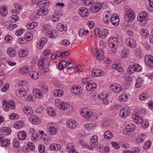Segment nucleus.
Masks as SVG:
<instances>
[{
	"label": "nucleus",
	"instance_id": "nucleus-36",
	"mask_svg": "<svg viewBox=\"0 0 153 153\" xmlns=\"http://www.w3.org/2000/svg\"><path fill=\"white\" fill-rule=\"evenodd\" d=\"M53 96L55 97H61L63 95V92L62 90L57 89L53 91Z\"/></svg>",
	"mask_w": 153,
	"mask_h": 153
},
{
	"label": "nucleus",
	"instance_id": "nucleus-13",
	"mask_svg": "<svg viewBox=\"0 0 153 153\" xmlns=\"http://www.w3.org/2000/svg\"><path fill=\"white\" fill-rule=\"evenodd\" d=\"M55 103L56 104L58 103V104H59L61 108L64 110H68L70 108V105L69 104L63 102H60L58 100H56L55 101Z\"/></svg>",
	"mask_w": 153,
	"mask_h": 153
},
{
	"label": "nucleus",
	"instance_id": "nucleus-9",
	"mask_svg": "<svg viewBox=\"0 0 153 153\" xmlns=\"http://www.w3.org/2000/svg\"><path fill=\"white\" fill-rule=\"evenodd\" d=\"M12 14L13 16L9 18V20L12 22H15L17 21H19V19H18V17L16 15L19 14V11L16 10H13L12 11Z\"/></svg>",
	"mask_w": 153,
	"mask_h": 153
},
{
	"label": "nucleus",
	"instance_id": "nucleus-52",
	"mask_svg": "<svg viewBox=\"0 0 153 153\" xmlns=\"http://www.w3.org/2000/svg\"><path fill=\"white\" fill-rule=\"evenodd\" d=\"M27 94V92L25 88H20V97H23Z\"/></svg>",
	"mask_w": 153,
	"mask_h": 153
},
{
	"label": "nucleus",
	"instance_id": "nucleus-21",
	"mask_svg": "<svg viewBox=\"0 0 153 153\" xmlns=\"http://www.w3.org/2000/svg\"><path fill=\"white\" fill-rule=\"evenodd\" d=\"M41 91L39 89L35 88L33 90V93L36 97L40 98L43 96V94Z\"/></svg>",
	"mask_w": 153,
	"mask_h": 153
},
{
	"label": "nucleus",
	"instance_id": "nucleus-4",
	"mask_svg": "<svg viewBox=\"0 0 153 153\" xmlns=\"http://www.w3.org/2000/svg\"><path fill=\"white\" fill-rule=\"evenodd\" d=\"M48 130L50 134L55 135L57 132L56 127L54 123H49L47 126Z\"/></svg>",
	"mask_w": 153,
	"mask_h": 153
},
{
	"label": "nucleus",
	"instance_id": "nucleus-25",
	"mask_svg": "<svg viewBox=\"0 0 153 153\" xmlns=\"http://www.w3.org/2000/svg\"><path fill=\"white\" fill-rule=\"evenodd\" d=\"M134 121L135 123L138 124H140L143 121V119L142 117L139 115H134L133 116Z\"/></svg>",
	"mask_w": 153,
	"mask_h": 153
},
{
	"label": "nucleus",
	"instance_id": "nucleus-42",
	"mask_svg": "<svg viewBox=\"0 0 153 153\" xmlns=\"http://www.w3.org/2000/svg\"><path fill=\"white\" fill-rule=\"evenodd\" d=\"M128 50L126 48H124L122 52L121 56L122 58H126L128 56Z\"/></svg>",
	"mask_w": 153,
	"mask_h": 153
},
{
	"label": "nucleus",
	"instance_id": "nucleus-22",
	"mask_svg": "<svg viewBox=\"0 0 153 153\" xmlns=\"http://www.w3.org/2000/svg\"><path fill=\"white\" fill-rule=\"evenodd\" d=\"M104 74V72L102 70L98 69L94 70L92 72V75L94 76H102Z\"/></svg>",
	"mask_w": 153,
	"mask_h": 153
},
{
	"label": "nucleus",
	"instance_id": "nucleus-58",
	"mask_svg": "<svg viewBox=\"0 0 153 153\" xmlns=\"http://www.w3.org/2000/svg\"><path fill=\"white\" fill-rule=\"evenodd\" d=\"M28 71V69L27 68L26 66H25L21 68L20 70V72L21 74H24L27 73Z\"/></svg>",
	"mask_w": 153,
	"mask_h": 153
},
{
	"label": "nucleus",
	"instance_id": "nucleus-33",
	"mask_svg": "<svg viewBox=\"0 0 153 153\" xmlns=\"http://www.w3.org/2000/svg\"><path fill=\"white\" fill-rule=\"evenodd\" d=\"M66 149L68 152L69 153H72L76 150L74 148L73 145L71 143H68L66 146Z\"/></svg>",
	"mask_w": 153,
	"mask_h": 153
},
{
	"label": "nucleus",
	"instance_id": "nucleus-27",
	"mask_svg": "<svg viewBox=\"0 0 153 153\" xmlns=\"http://www.w3.org/2000/svg\"><path fill=\"white\" fill-rule=\"evenodd\" d=\"M104 136L105 139L109 140L113 138V134L110 131H106L104 134Z\"/></svg>",
	"mask_w": 153,
	"mask_h": 153
},
{
	"label": "nucleus",
	"instance_id": "nucleus-23",
	"mask_svg": "<svg viewBox=\"0 0 153 153\" xmlns=\"http://www.w3.org/2000/svg\"><path fill=\"white\" fill-rule=\"evenodd\" d=\"M47 41V39L45 37L42 38L38 42L37 45V47L39 49L42 48L44 44Z\"/></svg>",
	"mask_w": 153,
	"mask_h": 153
},
{
	"label": "nucleus",
	"instance_id": "nucleus-34",
	"mask_svg": "<svg viewBox=\"0 0 153 153\" xmlns=\"http://www.w3.org/2000/svg\"><path fill=\"white\" fill-rule=\"evenodd\" d=\"M0 13L2 17L6 16L7 13V11L5 6H2L0 8Z\"/></svg>",
	"mask_w": 153,
	"mask_h": 153
},
{
	"label": "nucleus",
	"instance_id": "nucleus-43",
	"mask_svg": "<svg viewBox=\"0 0 153 153\" xmlns=\"http://www.w3.org/2000/svg\"><path fill=\"white\" fill-rule=\"evenodd\" d=\"M28 54V51L27 49H23L20 50V57H26Z\"/></svg>",
	"mask_w": 153,
	"mask_h": 153
},
{
	"label": "nucleus",
	"instance_id": "nucleus-32",
	"mask_svg": "<svg viewBox=\"0 0 153 153\" xmlns=\"http://www.w3.org/2000/svg\"><path fill=\"white\" fill-rule=\"evenodd\" d=\"M24 112L26 114L30 115L33 113V110L32 108L28 106L25 107L23 109Z\"/></svg>",
	"mask_w": 153,
	"mask_h": 153
},
{
	"label": "nucleus",
	"instance_id": "nucleus-35",
	"mask_svg": "<svg viewBox=\"0 0 153 153\" xmlns=\"http://www.w3.org/2000/svg\"><path fill=\"white\" fill-rule=\"evenodd\" d=\"M136 126L135 125L133 124H130L126 126V130L129 132L133 131L135 129Z\"/></svg>",
	"mask_w": 153,
	"mask_h": 153
},
{
	"label": "nucleus",
	"instance_id": "nucleus-20",
	"mask_svg": "<svg viewBox=\"0 0 153 153\" xmlns=\"http://www.w3.org/2000/svg\"><path fill=\"white\" fill-rule=\"evenodd\" d=\"M97 87V85L95 83H89L86 86V90L89 91H92L95 90Z\"/></svg>",
	"mask_w": 153,
	"mask_h": 153
},
{
	"label": "nucleus",
	"instance_id": "nucleus-51",
	"mask_svg": "<svg viewBox=\"0 0 153 153\" xmlns=\"http://www.w3.org/2000/svg\"><path fill=\"white\" fill-rule=\"evenodd\" d=\"M151 145L152 142L149 140H148L144 145L143 146V148L146 150H147L150 147Z\"/></svg>",
	"mask_w": 153,
	"mask_h": 153
},
{
	"label": "nucleus",
	"instance_id": "nucleus-5",
	"mask_svg": "<svg viewBox=\"0 0 153 153\" xmlns=\"http://www.w3.org/2000/svg\"><path fill=\"white\" fill-rule=\"evenodd\" d=\"M81 114L84 117L88 118L91 116L92 113L90 109L87 108H84L82 109Z\"/></svg>",
	"mask_w": 153,
	"mask_h": 153
},
{
	"label": "nucleus",
	"instance_id": "nucleus-57",
	"mask_svg": "<svg viewBox=\"0 0 153 153\" xmlns=\"http://www.w3.org/2000/svg\"><path fill=\"white\" fill-rule=\"evenodd\" d=\"M38 150L40 153H44L45 151V146L43 145H40L39 146Z\"/></svg>",
	"mask_w": 153,
	"mask_h": 153
},
{
	"label": "nucleus",
	"instance_id": "nucleus-19",
	"mask_svg": "<svg viewBox=\"0 0 153 153\" xmlns=\"http://www.w3.org/2000/svg\"><path fill=\"white\" fill-rule=\"evenodd\" d=\"M71 92L76 95H79L82 92V90L78 87L76 86H72L71 88Z\"/></svg>",
	"mask_w": 153,
	"mask_h": 153
},
{
	"label": "nucleus",
	"instance_id": "nucleus-1",
	"mask_svg": "<svg viewBox=\"0 0 153 153\" xmlns=\"http://www.w3.org/2000/svg\"><path fill=\"white\" fill-rule=\"evenodd\" d=\"M2 105L3 108L7 111H8L9 108L13 110L15 108V104L12 100L10 101L4 100L2 102Z\"/></svg>",
	"mask_w": 153,
	"mask_h": 153
},
{
	"label": "nucleus",
	"instance_id": "nucleus-17",
	"mask_svg": "<svg viewBox=\"0 0 153 153\" xmlns=\"http://www.w3.org/2000/svg\"><path fill=\"white\" fill-rule=\"evenodd\" d=\"M48 13V9L46 8H41L38 10L36 12L37 14L40 16H45Z\"/></svg>",
	"mask_w": 153,
	"mask_h": 153
},
{
	"label": "nucleus",
	"instance_id": "nucleus-15",
	"mask_svg": "<svg viewBox=\"0 0 153 153\" xmlns=\"http://www.w3.org/2000/svg\"><path fill=\"white\" fill-rule=\"evenodd\" d=\"M111 22L114 26H117L119 24V19L118 16L116 14H114L112 16L111 19Z\"/></svg>",
	"mask_w": 153,
	"mask_h": 153
},
{
	"label": "nucleus",
	"instance_id": "nucleus-62",
	"mask_svg": "<svg viewBox=\"0 0 153 153\" xmlns=\"http://www.w3.org/2000/svg\"><path fill=\"white\" fill-rule=\"evenodd\" d=\"M135 65L134 69H135V71L137 72H140L142 70V68L141 66L140 65L137 64H134Z\"/></svg>",
	"mask_w": 153,
	"mask_h": 153
},
{
	"label": "nucleus",
	"instance_id": "nucleus-12",
	"mask_svg": "<svg viewBox=\"0 0 153 153\" xmlns=\"http://www.w3.org/2000/svg\"><path fill=\"white\" fill-rule=\"evenodd\" d=\"M147 17V13L144 11L140 13L137 17V20L140 22H143L145 21Z\"/></svg>",
	"mask_w": 153,
	"mask_h": 153
},
{
	"label": "nucleus",
	"instance_id": "nucleus-47",
	"mask_svg": "<svg viewBox=\"0 0 153 153\" xmlns=\"http://www.w3.org/2000/svg\"><path fill=\"white\" fill-rule=\"evenodd\" d=\"M27 134L24 131H20V140H23L26 138Z\"/></svg>",
	"mask_w": 153,
	"mask_h": 153
},
{
	"label": "nucleus",
	"instance_id": "nucleus-28",
	"mask_svg": "<svg viewBox=\"0 0 153 153\" xmlns=\"http://www.w3.org/2000/svg\"><path fill=\"white\" fill-rule=\"evenodd\" d=\"M76 123L75 120H68L67 125L70 128H74L76 126Z\"/></svg>",
	"mask_w": 153,
	"mask_h": 153
},
{
	"label": "nucleus",
	"instance_id": "nucleus-50",
	"mask_svg": "<svg viewBox=\"0 0 153 153\" xmlns=\"http://www.w3.org/2000/svg\"><path fill=\"white\" fill-rule=\"evenodd\" d=\"M94 33L96 36L100 37L102 36V32L100 29L97 28L94 30Z\"/></svg>",
	"mask_w": 153,
	"mask_h": 153
},
{
	"label": "nucleus",
	"instance_id": "nucleus-39",
	"mask_svg": "<svg viewBox=\"0 0 153 153\" xmlns=\"http://www.w3.org/2000/svg\"><path fill=\"white\" fill-rule=\"evenodd\" d=\"M141 35L145 38H148L149 36L148 31L146 29H142L140 30Z\"/></svg>",
	"mask_w": 153,
	"mask_h": 153
},
{
	"label": "nucleus",
	"instance_id": "nucleus-3",
	"mask_svg": "<svg viewBox=\"0 0 153 153\" xmlns=\"http://www.w3.org/2000/svg\"><path fill=\"white\" fill-rule=\"evenodd\" d=\"M144 60L146 64L150 68H153V56L146 55L144 58Z\"/></svg>",
	"mask_w": 153,
	"mask_h": 153
},
{
	"label": "nucleus",
	"instance_id": "nucleus-30",
	"mask_svg": "<svg viewBox=\"0 0 153 153\" xmlns=\"http://www.w3.org/2000/svg\"><path fill=\"white\" fill-rule=\"evenodd\" d=\"M7 53L9 56L10 57H13L16 55V51L15 49L9 48L7 50Z\"/></svg>",
	"mask_w": 153,
	"mask_h": 153
},
{
	"label": "nucleus",
	"instance_id": "nucleus-14",
	"mask_svg": "<svg viewBox=\"0 0 153 153\" xmlns=\"http://www.w3.org/2000/svg\"><path fill=\"white\" fill-rule=\"evenodd\" d=\"M29 120L31 121L32 123L34 124H39L41 123L40 119L35 115L31 116L29 118Z\"/></svg>",
	"mask_w": 153,
	"mask_h": 153
},
{
	"label": "nucleus",
	"instance_id": "nucleus-6",
	"mask_svg": "<svg viewBox=\"0 0 153 153\" xmlns=\"http://www.w3.org/2000/svg\"><path fill=\"white\" fill-rule=\"evenodd\" d=\"M78 12L79 15L83 18H85L88 15V10L85 7H81L79 10Z\"/></svg>",
	"mask_w": 153,
	"mask_h": 153
},
{
	"label": "nucleus",
	"instance_id": "nucleus-56",
	"mask_svg": "<svg viewBox=\"0 0 153 153\" xmlns=\"http://www.w3.org/2000/svg\"><path fill=\"white\" fill-rule=\"evenodd\" d=\"M4 39L5 42L7 43H10L12 42V37L10 35H8L5 36Z\"/></svg>",
	"mask_w": 153,
	"mask_h": 153
},
{
	"label": "nucleus",
	"instance_id": "nucleus-48",
	"mask_svg": "<svg viewBox=\"0 0 153 153\" xmlns=\"http://www.w3.org/2000/svg\"><path fill=\"white\" fill-rule=\"evenodd\" d=\"M128 96L125 94H123L118 97V100L120 102L125 101L128 98Z\"/></svg>",
	"mask_w": 153,
	"mask_h": 153
},
{
	"label": "nucleus",
	"instance_id": "nucleus-63",
	"mask_svg": "<svg viewBox=\"0 0 153 153\" xmlns=\"http://www.w3.org/2000/svg\"><path fill=\"white\" fill-rule=\"evenodd\" d=\"M108 95L106 93H102L100 94L98 96L100 99H101L102 100L103 99H104L106 97H107Z\"/></svg>",
	"mask_w": 153,
	"mask_h": 153
},
{
	"label": "nucleus",
	"instance_id": "nucleus-26",
	"mask_svg": "<svg viewBox=\"0 0 153 153\" xmlns=\"http://www.w3.org/2000/svg\"><path fill=\"white\" fill-rule=\"evenodd\" d=\"M129 112L126 108H123L120 111L119 114L121 117L125 118L129 115Z\"/></svg>",
	"mask_w": 153,
	"mask_h": 153
},
{
	"label": "nucleus",
	"instance_id": "nucleus-55",
	"mask_svg": "<svg viewBox=\"0 0 153 153\" xmlns=\"http://www.w3.org/2000/svg\"><path fill=\"white\" fill-rule=\"evenodd\" d=\"M94 3L93 0H85L84 2H82L83 5L85 6H90Z\"/></svg>",
	"mask_w": 153,
	"mask_h": 153
},
{
	"label": "nucleus",
	"instance_id": "nucleus-16",
	"mask_svg": "<svg viewBox=\"0 0 153 153\" xmlns=\"http://www.w3.org/2000/svg\"><path fill=\"white\" fill-rule=\"evenodd\" d=\"M58 35V32L54 30L48 31L47 33V35L50 38H55Z\"/></svg>",
	"mask_w": 153,
	"mask_h": 153
},
{
	"label": "nucleus",
	"instance_id": "nucleus-37",
	"mask_svg": "<svg viewBox=\"0 0 153 153\" xmlns=\"http://www.w3.org/2000/svg\"><path fill=\"white\" fill-rule=\"evenodd\" d=\"M29 75L31 78L34 79H37L39 76V74L36 71L30 72L29 74Z\"/></svg>",
	"mask_w": 153,
	"mask_h": 153
},
{
	"label": "nucleus",
	"instance_id": "nucleus-31",
	"mask_svg": "<svg viewBox=\"0 0 153 153\" xmlns=\"http://www.w3.org/2000/svg\"><path fill=\"white\" fill-rule=\"evenodd\" d=\"M11 131V129L9 128L3 127L1 129V132L2 134L7 135L10 134Z\"/></svg>",
	"mask_w": 153,
	"mask_h": 153
},
{
	"label": "nucleus",
	"instance_id": "nucleus-41",
	"mask_svg": "<svg viewBox=\"0 0 153 153\" xmlns=\"http://www.w3.org/2000/svg\"><path fill=\"white\" fill-rule=\"evenodd\" d=\"M38 23L36 22H32L31 24H27L26 25V26L29 29H32L36 27L38 25Z\"/></svg>",
	"mask_w": 153,
	"mask_h": 153
},
{
	"label": "nucleus",
	"instance_id": "nucleus-53",
	"mask_svg": "<svg viewBox=\"0 0 153 153\" xmlns=\"http://www.w3.org/2000/svg\"><path fill=\"white\" fill-rule=\"evenodd\" d=\"M10 144V141L8 139H6L3 140L1 143V144L3 146H8Z\"/></svg>",
	"mask_w": 153,
	"mask_h": 153
},
{
	"label": "nucleus",
	"instance_id": "nucleus-59",
	"mask_svg": "<svg viewBox=\"0 0 153 153\" xmlns=\"http://www.w3.org/2000/svg\"><path fill=\"white\" fill-rule=\"evenodd\" d=\"M38 65L39 66L43 67L45 65V60L44 58H41L38 63Z\"/></svg>",
	"mask_w": 153,
	"mask_h": 153
},
{
	"label": "nucleus",
	"instance_id": "nucleus-44",
	"mask_svg": "<svg viewBox=\"0 0 153 153\" xmlns=\"http://www.w3.org/2000/svg\"><path fill=\"white\" fill-rule=\"evenodd\" d=\"M67 62L66 61L63 60L61 61L58 64V67L60 70L63 69L64 67L66 66Z\"/></svg>",
	"mask_w": 153,
	"mask_h": 153
},
{
	"label": "nucleus",
	"instance_id": "nucleus-40",
	"mask_svg": "<svg viewBox=\"0 0 153 153\" xmlns=\"http://www.w3.org/2000/svg\"><path fill=\"white\" fill-rule=\"evenodd\" d=\"M145 139V135L142 133H140L138 135V137L137 138L136 141L137 143H141L143 142Z\"/></svg>",
	"mask_w": 153,
	"mask_h": 153
},
{
	"label": "nucleus",
	"instance_id": "nucleus-7",
	"mask_svg": "<svg viewBox=\"0 0 153 153\" xmlns=\"http://www.w3.org/2000/svg\"><path fill=\"white\" fill-rule=\"evenodd\" d=\"M125 18L126 21L130 22H132L134 18L133 12L128 11L126 12L125 16Z\"/></svg>",
	"mask_w": 153,
	"mask_h": 153
},
{
	"label": "nucleus",
	"instance_id": "nucleus-29",
	"mask_svg": "<svg viewBox=\"0 0 153 153\" xmlns=\"http://www.w3.org/2000/svg\"><path fill=\"white\" fill-rule=\"evenodd\" d=\"M104 52L103 51L100 49L99 50L98 53L95 56L97 60H101L104 57Z\"/></svg>",
	"mask_w": 153,
	"mask_h": 153
},
{
	"label": "nucleus",
	"instance_id": "nucleus-54",
	"mask_svg": "<svg viewBox=\"0 0 153 153\" xmlns=\"http://www.w3.org/2000/svg\"><path fill=\"white\" fill-rule=\"evenodd\" d=\"M47 111L48 114L50 116H54L56 115L55 111L52 108H48Z\"/></svg>",
	"mask_w": 153,
	"mask_h": 153
},
{
	"label": "nucleus",
	"instance_id": "nucleus-38",
	"mask_svg": "<svg viewBox=\"0 0 153 153\" xmlns=\"http://www.w3.org/2000/svg\"><path fill=\"white\" fill-rule=\"evenodd\" d=\"M60 14L58 12L57 14L52 15L51 16L50 18L52 21L54 22H56L59 21V15H60Z\"/></svg>",
	"mask_w": 153,
	"mask_h": 153
},
{
	"label": "nucleus",
	"instance_id": "nucleus-11",
	"mask_svg": "<svg viewBox=\"0 0 153 153\" xmlns=\"http://www.w3.org/2000/svg\"><path fill=\"white\" fill-rule=\"evenodd\" d=\"M98 138L97 135H94L91 137L90 143L92 147H96L98 144Z\"/></svg>",
	"mask_w": 153,
	"mask_h": 153
},
{
	"label": "nucleus",
	"instance_id": "nucleus-49",
	"mask_svg": "<svg viewBox=\"0 0 153 153\" xmlns=\"http://www.w3.org/2000/svg\"><path fill=\"white\" fill-rule=\"evenodd\" d=\"M25 38L27 41H29L33 38V35L30 33H27L26 34Z\"/></svg>",
	"mask_w": 153,
	"mask_h": 153
},
{
	"label": "nucleus",
	"instance_id": "nucleus-2",
	"mask_svg": "<svg viewBox=\"0 0 153 153\" xmlns=\"http://www.w3.org/2000/svg\"><path fill=\"white\" fill-rule=\"evenodd\" d=\"M109 46L111 49V51L112 53H116V48L118 44V40L116 37H113L110 39L108 40Z\"/></svg>",
	"mask_w": 153,
	"mask_h": 153
},
{
	"label": "nucleus",
	"instance_id": "nucleus-10",
	"mask_svg": "<svg viewBox=\"0 0 153 153\" xmlns=\"http://www.w3.org/2000/svg\"><path fill=\"white\" fill-rule=\"evenodd\" d=\"M110 87V89L112 91L116 93L120 92L122 89L121 86L117 84H111Z\"/></svg>",
	"mask_w": 153,
	"mask_h": 153
},
{
	"label": "nucleus",
	"instance_id": "nucleus-18",
	"mask_svg": "<svg viewBox=\"0 0 153 153\" xmlns=\"http://www.w3.org/2000/svg\"><path fill=\"white\" fill-rule=\"evenodd\" d=\"M126 42L127 45L131 48H134L136 46V42L134 39L130 38L127 39Z\"/></svg>",
	"mask_w": 153,
	"mask_h": 153
},
{
	"label": "nucleus",
	"instance_id": "nucleus-46",
	"mask_svg": "<svg viewBox=\"0 0 153 153\" xmlns=\"http://www.w3.org/2000/svg\"><path fill=\"white\" fill-rule=\"evenodd\" d=\"M99 11V8H98L97 6H96L95 4L92 5L90 9V11L92 13H96Z\"/></svg>",
	"mask_w": 153,
	"mask_h": 153
},
{
	"label": "nucleus",
	"instance_id": "nucleus-60",
	"mask_svg": "<svg viewBox=\"0 0 153 153\" xmlns=\"http://www.w3.org/2000/svg\"><path fill=\"white\" fill-rule=\"evenodd\" d=\"M27 145L31 150L33 151L35 150V146L33 143L29 142L27 143Z\"/></svg>",
	"mask_w": 153,
	"mask_h": 153
},
{
	"label": "nucleus",
	"instance_id": "nucleus-64",
	"mask_svg": "<svg viewBox=\"0 0 153 153\" xmlns=\"http://www.w3.org/2000/svg\"><path fill=\"white\" fill-rule=\"evenodd\" d=\"M146 94L144 93H142L139 96V99L141 100H144L146 99Z\"/></svg>",
	"mask_w": 153,
	"mask_h": 153
},
{
	"label": "nucleus",
	"instance_id": "nucleus-8",
	"mask_svg": "<svg viewBox=\"0 0 153 153\" xmlns=\"http://www.w3.org/2000/svg\"><path fill=\"white\" fill-rule=\"evenodd\" d=\"M112 15L108 10L105 12L103 14V21L105 23H108L111 21Z\"/></svg>",
	"mask_w": 153,
	"mask_h": 153
},
{
	"label": "nucleus",
	"instance_id": "nucleus-61",
	"mask_svg": "<svg viewBox=\"0 0 153 153\" xmlns=\"http://www.w3.org/2000/svg\"><path fill=\"white\" fill-rule=\"evenodd\" d=\"M9 117L11 120H15L19 118V116L17 114L13 113L9 116Z\"/></svg>",
	"mask_w": 153,
	"mask_h": 153
},
{
	"label": "nucleus",
	"instance_id": "nucleus-45",
	"mask_svg": "<svg viewBox=\"0 0 153 153\" xmlns=\"http://www.w3.org/2000/svg\"><path fill=\"white\" fill-rule=\"evenodd\" d=\"M134 68L135 65H134L129 66L127 70L128 73L129 74H131L134 73V72L136 71Z\"/></svg>",
	"mask_w": 153,
	"mask_h": 153
},
{
	"label": "nucleus",
	"instance_id": "nucleus-24",
	"mask_svg": "<svg viewBox=\"0 0 153 153\" xmlns=\"http://www.w3.org/2000/svg\"><path fill=\"white\" fill-rule=\"evenodd\" d=\"M49 147L50 149L53 151H58L61 149V146L60 144L55 143L50 144Z\"/></svg>",
	"mask_w": 153,
	"mask_h": 153
}]
</instances>
